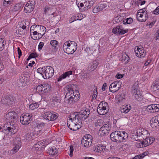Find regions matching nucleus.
<instances>
[{"instance_id": "nucleus-1", "label": "nucleus", "mask_w": 159, "mask_h": 159, "mask_svg": "<svg viewBox=\"0 0 159 159\" xmlns=\"http://www.w3.org/2000/svg\"><path fill=\"white\" fill-rule=\"evenodd\" d=\"M76 85L74 84H70L66 87L67 93L65 98H67L68 103L70 104L75 102L79 98V93L76 90Z\"/></svg>"}, {"instance_id": "nucleus-2", "label": "nucleus", "mask_w": 159, "mask_h": 159, "mask_svg": "<svg viewBox=\"0 0 159 159\" xmlns=\"http://www.w3.org/2000/svg\"><path fill=\"white\" fill-rule=\"evenodd\" d=\"M90 114V110L85 108L81 110L78 112H75L70 114V117L68 119L69 121L71 120L75 123H78L79 121L84 120L86 119Z\"/></svg>"}, {"instance_id": "nucleus-3", "label": "nucleus", "mask_w": 159, "mask_h": 159, "mask_svg": "<svg viewBox=\"0 0 159 159\" xmlns=\"http://www.w3.org/2000/svg\"><path fill=\"white\" fill-rule=\"evenodd\" d=\"M111 140L119 143L123 142L128 138V134L125 131H116L112 133L110 135Z\"/></svg>"}, {"instance_id": "nucleus-4", "label": "nucleus", "mask_w": 159, "mask_h": 159, "mask_svg": "<svg viewBox=\"0 0 159 159\" xmlns=\"http://www.w3.org/2000/svg\"><path fill=\"white\" fill-rule=\"evenodd\" d=\"M43 72L42 76L44 79H48L51 77L53 75L54 70L52 67L50 66H47L43 67Z\"/></svg>"}, {"instance_id": "nucleus-5", "label": "nucleus", "mask_w": 159, "mask_h": 159, "mask_svg": "<svg viewBox=\"0 0 159 159\" xmlns=\"http://www.w3.org/2000/svg\"><path fill=\"white\" fill-rule=\"evenodd\" d=\"M78 0H77L76 4L79 7H83L84 6V10H87L90 8L92 6L95 2V0H82V2L81 3L78 2Z\"/></svg>"}, {"instance_id": "nucleus-6", "label": "nucleus", "mask_w": 159, "mask_h": 159, "mask_svg": "<svg viewBox=\"0 0 159 159\" xmlns=\"http://www.w3.org/2000/svg\"><path fill=\"white\" fill-rule=\"evenodd\" d=\"M137 18L141 22H145L148 18L147 11L145 8L140 9L138 11L137 14Z\"/></svg>"}, {"instance_id": "nucleus-7", "label": "nucleus", "mask_w": 159, "mask_h": 159, "mask_svg": "<svg viewBox=\"0 0 159 159\" xmlns=\"http://www.w3.org/2000/svg\"><path fill=\"white\" fill-rule=\"evenodd\" d=\"M92 137L90 134H86L82 139L81 143L85 147H89L92 144Z\"/></svg>"}, {"instance_id": "nucleus-8", "label": "nucleus", "mask_w": 159, "mask_h": 159, "mask_svg": "<svg viewBox=\"0 0 159 159\" xmlns=\"http://www.w3.org/2000/svg\"><path fill=\"white\" fill-rule=\"evenodd\" d=\"M35 4V0H29L25 6L24 10L25 12L29 13L32 11Z\"/></svg>"}, {"instance_id": "nucleus-9", "label": "nucleus", "mask_w": 159, "mask_h": 159, "mask_svg": "<svg viewBox=\"0 0 159 159\" xmlns=\"http://www.w3.org/2000/svg\"><path fill=\"white\" fill-rule=\"evenodd\" d=\"M42 117L45 119L48 120L53 121L56 120L58 116L49 111L45 112L42 115Z\"/></svg>"}, {"instance_id": "nucleus-10", "label": "nucleus", "mask_w": 159, "mask_h": 159, "mask_svg": "<svg viewBox=\"0 0 159 159\" xmlns=\"http://www.w3.org/2000/svg\"><path fill=\"white\" fill-rule=\"evenodd\" d=\"M44 142V141H40L38 142V143L35 144L33 147V149L36 151L38 153H41L43 151L46 146Z\"/></svg>"}, {"instance_id": "nucleus-11", "label": "nucleus", "mask_w": 159, "mask_h": 159, "mask_svg": "<svg viewBox=\"0 0 159 159\" xmlns=\"http://www.w3.org/2000/svg\"><path fill=\"white\" fill-rule=\"evenodd\" d=\"M32 115L27 113L22 117H20V122L23 125H27L32 121Z\"/></svg>"}, {"instance_id": "nucleus-12", "label": "nucleus", "mask_w": 159, "mask_h": 159, "mask_svg": "<svg viewBox=\"0 0 159 159\" xmlns=\"http://www.w3.org/2000/svg\"><path fill=\"white\" fill-rule=\"evenodd\" d=\"M154 140L155 139L153 137H148L144 141H143L141 143H139L138 146L140 148L145 147L152 143L154 141Z\"/></svg>"}, {"instance_id": "nucleus-13", "label": "nucleus", "mask_w": 159, "mask_h": 159, "mask_svg": "<svg viewBox=\"0 0 159 159\" xmlns=\"http://www.w3.org/2000/svg\"><path fill=\"white\" fill-rule=\"evenodd\" d=\"M6 117L12 123H15L17 121L18 116L15 112L10 111L6 114Z\"/></svg>"}, {"instance_id": "nucleus-14", "label": "nucleus", "mask_w": 159, "mask_h": 159, "mask_svg": "<svg viewBox=\"0 0 159 159\" xmlns=\"http://www.w3.org/2000/svg\"><path fill=\"white\" fill-rule=\"evenodd\" d=\"M128 29L124 30L121 25H118L114 27L112 30V32L117 34H124L128 32Z\"/></svg>"}, {"instance_id": "nucleus-15", "label": "nucleus", "mask_w": 159, "mask_h": 159, "mask_svg": "<svg viewBox=\"0 0 159 159\" xmlns=\"http://www.w3.org/2000/svg\"><path fill=\"white\" fill-rule=\"evenodd\" d=\"M110 125L109 124H106L103 125L100 128L99 133L101 136H104L105 134L109 133V131L110 130Z\"/></svg>"}, {"instance_id": "nucleus-16", "label": "nucleus", "mask_w": 159, "mask_h": 159, "mask_svg": "<svg viewBox=\"0 0 159 159\" xmlns=\"http://www.w3.org/2000/svg\"><path fill=\"white\" fill-rule=\"evenodd\" d=\"M73 45H71L68 48H66L67 46H65V48H63L64 52L68 54H73L76 50L77 47V44L74 42H73Z\"/></svg>"}, {"instance_id": "nucleus-17", "label": "nucleus", "mask_w": 159, "mask_h": 159, "mask_svg": "<svg viewBox=\"0 0 159 159\" xmlns=\"http://www.w3.org/2000/svg\"><path fill=\"white\" fill-rule=\"evenodd\" d=\"M119 82L115 81L111 83L109 89L111 92L114 93L118 91L120 88Z\"/></svg>"}, {"instance_id": "nucleus-18", "label": "nucleus", "mask_w": 159, "mask_h": 159, "mask_svg": "<svg viewBox=\"0 0 159 159\" xmlns=\"http://www.w3.org/2000/svg\"><path fill=\"white\" fill-rule=\"evenodd\" d=\"M36 32L34 33V34H42V36H43L45 32L46 31V28L43 26L37 25L36 30H35Z\"/></svg>"}, {"instance_id": "nucleus-19", "label": "nucleus", "mask_w": 159, "mask_h": 159, "mask_svg": "<svg viewBox=\"0 0 159 159\" xmlns=\"http://www.w3.org/2000/svg\"><path fill=\"white\" fill-rule=\"evenodd\" d=\"M137 133L138 136L141 137L144 140L147 137H148L149 135V133L146 130L143 129V131H139V132H137Z\"/></svg>"}, {"instance_id": "nucleus-20", "label": "nucleus", "mask_w": 159, "mask_h": 159, "mask_svg": "<svg viewBox=\"0 0 159 159\" xmlns=\"http://www.w3.org/2000/svg\"><path fill=\"white\" fill-rule=\"evenodd\" d=\"M158 118H159L155 116L152 117L150 121V124L151 127L153 128L159 126V122L158 121V120L159 119Z\"/></svg>"}, {"instance_id": "nucleus-21", "label": "nucleus", "mask_w": 159, "mask_h": 159, "mask_svg": "<svg viewBox=\"0 0 159 159\" xmlns=\"http://www.w3.org/2000/svg\"><path fill=\"white\" fill-rule=\"evenodd\" d=\"M106 149L105 146L98 144L95 147L93 150L95 152L101 153L102 152H105Z\"/></svg>"}, {"instance_id": "nucleus-22", "label": "nucleus", "mask_w": 159, "mask_h": 159, "mask_svg": "<svg viewBox=\"0 0 159 159\" xmlns=\"http://www.w3.org/2000/svg\"><path fill=\"white\" fill-rule=\"evenodd\" d=\"M135 52L137 57H142L145 56L146 53L144 52L143 49H141L139 48H137V50H135Z\"/></svg>"}, {"instance_id": "nucleus-23", "label": "nucleus", "mask_w": 159, "mask_h": 159, "mask_svg": "<svg viewBox=\"0 0 159 159\" xmlns=\"http://www.w3.org/2000/svg\"><path fill=\"white\" fill-rule=\"evenodd\" d=\"M151 89L153 91H156L159 89V79L155 80L152 84Z\"/></svg>"}, {"instance_id": "nucleus-24", "label": "nucleus", "mask_w": 159, "mask_h": 159, "mask_svg": "<svg viewBox=\"0 0 159 159\" xmlns=\"http://www.w3.org/2000/svg\"><path fill=\"white\" fill-rule=\"evenodd\" d=\"M72 71H69L65 72L60 76L57 79V81H61L62 79L65 78L66 77L69 76L70 75H72Z\"/></svg>"}, {"instance_id": "nucleus-25", "label": "nucleus", "mask_w": 159, "mask_h": 159, "mask_svg": "<svg viewBox=\"0 0 159 159\" xmlns=\"http://www.w3.org/2000/svg\"><path fill=\"white\" fill-rule=\"evenodd\" d=\"M21 143L20 141H19V142L18 143V144L16 145H15V147L14 148L11 149L10 151V153L11 154H14L16 153L20 148L21 146Z\"/></svg>"}, {"instance_id": "nucleus-26", "label": "nucleus", "mask_w": 159, "mask_h": 159, "mask_svg": "<svg viewBox=\"0 0 159 159\" xmlns=\"http://www.w3.org/2000/svg\"><path fill=\"white\" fill-rule=\"evenodd\" d=\"M48 152L50 155L54 156L57 153L58 150L56 148L53 147L51 148H49Z\"/></svg>"}, {"instance_id": "nucleus-27", "label": "nucleus", "mask_w": 159, "mask_h": 159, "mask_svg": "<svg viewBox=\"0 0 159 159\" xmlns=\"http://www.w3.org/2000/svg\"><path fill=\"white\" fill-rule=\"evenodd\" d=\"M42 93H43L48 92L50 89L49 85L48 84H42Z\"/></svg>"}, {"instance_id": "nucleus-28", "label": "nucleus", "mask_w": 159, "mask_h": 159, "mask_svg": "<svg viewBox=\"0 0 159 159\" xmlns=\"http://www.w3.org/2000/svg\"><path fill=\"white\" fill-rule=\"evenodd\" d=\"M138 83H135L133 85L131 89V93L133 95L135 94L136 93H137L138 91H138Z\"/></svg>"}, {"instance_id": "nucleus-29", "label": "nucleus", "mask_w": 159, "mask_h": 159, "mask_svg": "<svg viewBox=\"0 0 159 159\" xmlns=\"http://www.w3.org/2000/svg\"><path fill=\"white\" fill-rule=\"evenodd\" d=\"M131 108L130 106H129L128 105L125 106H123L121 108V111L122 112L126 113H128Z\"/></svg>"}, {"instance_id": "nucleus-30", "label": "nucleus", "mask_w": 159, "mask_h": 159, "mask_svg": "<svg viewBox=\"0 0 159 159\" xmlns=\"http://www.w3.org/2000/svg\"><path fill=\"white\" fill-rule=\"evenodd\" d=\"M68 122H69V121H68L67 125L68 127L71 130H77V126L75 125V123L73 122H71V124H69Z\"/></svg>"}, {"instance_id": "nucleus-31", "label": "nucleus", "mask_w": 159, "mask_h": 159, "mask_svg": "<svg viewBox=\"0 0 159 159\" xmlns=\"http://www.w3.org/2000/svg\"><path fill=\"white\" fill-rule=\"evenodd\" d=\"M5 98V100L7 101V102L9 103L10 104H11V102H13L14 100V98L10 94H8L6 96Z\"/></svg>"}, {"instance_id": "nucleus-32", "label": "nucleus", "mask_w": 159, "mask_h": 159, "mask_svg": "<svg viewBox=\"0 0 159 159\" xmlns=\"http://www.w3.org/2000/svg\"><path fill=\"white\" fill-rule=\"evenodd\" d=\"M152 113L159 111V105L157 104H151Z\"/></svg>"}, {"instance_id": "nucleus-33", "label": "nucleus", "mask_w": 159, "mask_h": 159, "mask_svg": "<svg viewBox=\"0 0 159 159\" xmlns=\"http://www.w3.org/2000/svg\"><path fill=\"white\" fill-rule=\"evenodd\" d=\"M129 58L128 56L126 53H124L122 55V57L120 58L121 61H125L126 63L129 62Z\"/></svg>"}, {"instance_id": "nucleus-34", "label": "nucleus", "mask_w": 159, "mask_h": 159, "mask_svg": "<svg viewBox=\"0 0 159 159\" xmlns=\"http://www.w3.org/2000/svg\"><path fill=\"white\" fill-rule=\"evenodd\" d=\"M133 95L139 101H141L143 97L140 91H138L137 93H136Z\"/></svg>"}, {"instance_id": "nucleus-35", "label": "nucleus", "mask_w": 159, "mask_h": 159, "mask_svg": "<svg viewBox=\"0 0 159 159\" xmlns=\"http://www.w3.org/2000/svg\"><path fill=\"white\" fill-rule=\"evenodd\" d=\"M6 42L2 38H0V51H2L4 48Z\"/></svg>"}, {"instance_id": "nucleus-36", "label": "nucleus", "mask_w": 159, "mask_h": 159, "mask_svg": "<svg viewBox=\"0 0 159 159\" xmlns=\"http://www.w3.org/2000/svg\"><path fill=\"white\" fill-rule=\"evenodd\" d=\"M11 126L8 127L7 129L12 134H14L16 132V128L12 125Z\"/></svg>"}, {"instance_id": "nucleus-37", "label": "nucleus", "mask_w": 159, "mask_h": 159, "mask_svg": "<svg viewBox=\"0 0 159 159\" xmlns=\"http://www.w3.org/2000/svg\"><path fill=\"white\" fill-rule=\"evenodd\" d=\"M98 63L97 61H94L92 63V65L90 67V70H93L97 68V66H98Z\"/></svg>"}, {"instance_id": "nucleus-38", "label": "nucleus", "mask_w": 159, "mask_h": 159, "mask_svg": "<svg viewBox=\"0 0 159 159\" xmlns=\"http://www.w3.org/2000/svg\"><path fill=\"white\" fill-rule=\"evenodd\" d=\"M39 105L38 103H33L30 104L29 106V108L31 110H34L38 108L39 107Z\"/></svg>"}, {"instance_id": "nucleus-39", "label": "nucleus", "mask_w": 159, "mask_h": 159, "mask_svg": "<svg viewBox=\"0 0 159 159\" xmlns=\"http://www.w3.org/2000/svg\"><path fill=\"white\" fill-rule=\"evenodd\" d=\"M133 21V20L131 18H126L123 21L124 24H130Z\"/></svg>"}, {"instance_id": "nucleus-40", "label": "nucleus", "mask_w": 159, "mask_h": 159, "mask_svg": "<svg viewBox=\"0 0 159 159\" xmlns=\"http://www.w3.org/2000/svg\"><path fill=\"white\" fill-rule=\"evenodd\" d=\"M103 125V121L102 120H98L95 123V126L97 127H99Z\"/></svg>"}, {"instance_id": "nucleus-41", "label": "nucleus", "mask_w": 159, "mask_h": 159, "mask_svg": "<svg viewBox=\"0 0 159 159\" xmlns=\"http://www.w3.org/2000/svg\"><path fill=\"white\" fill-rule=\"evenodd\" d=\"M21 7L22 6L20 4L17 3L14 6L13 10L15 11H17L20 10Z\"/></svg>"}, {"instance_id": "nucleus-42", "label": "nucleus", "mask_w": 159, "mask_h": 159, "mask_svg": "<svg viewBox=\"0 0 159 159\" xmlns=\"http://www.w3.org/2000/svg\"><path fill=\"white\" fill-rule=\"evenodd\" d=\"M12 1L13 0H4L3 5L4 6L7 7L12 3Z\"/></svg>"}, {"instance_id": "nucleus-43", "label": "nucleus", "mask_w": 159, "mask_h": 159, "mask_svg": "<svg viewBox=\"0 0 159 159\" xmlns=\"http://www.w3.org/2000/svg\"><path fill=\"white\" fill-rule=\"evenodd\" d=\"M71 45H73V43H72V41H69L68 42H66L63 44V48H65V46H67L66 48H68L69 46H70Z\"/></svg>"}, {"instance_id": "nucleus-44", "label": "nucleus", "mask_w": 159, "mask_h": 159, "mask_svg": "<svg viewBox=\"0 0 159 159\" xmlns=\"http://www.w3.org/2000/svg\"><path fill=\"white\" fill-rule=\"evenodd\" d=\"M98 113L100 115H104L106 114L107 112V110H100V109H97Z\"/></svg>"}, {"instance_id": "nucleus-45", "label": "nucleus", "mask_w": 159, "mask_h": 159, "mask_svg": "<svg viewBox=\"0 0 159 159\" xmlns=\"http://www.w3.org/2000/svg\"><path fill=\"white\" fill-rule=\"evenodd\" d=\"M58 42L56 40H53L51 41L50 43L53 47L56 48L58 44Z\"/></svg>"}, {"instance_id": "nucleus-46", "label": "nucleus", "mask_w": 159, "mask_h": 159, "mask_svg": "<svg viewBox=\"0 0 159 159\" xmlns=\"http://www.w3.org/2000/svg\"><path fill=\"white\" fill-rule=\"evenodd\" d=\"M98 5L100 8V9L101 11L104 9L106 8L107 7V5L105 3L100 4H98Z\"/></svg>"}, {"instance_id": "nucleus-47", "label": "nucleus", "mask_w": 159, "mask_h": 159, "mask_svg": "<svg viewBox=\"0 0 159 159\" xmlns=\"http://www.w3.org/2000/svg\"><path fill=\"white\" fill-rule=\"evenodd\" d=\"M100 8L98 5L96 6L93 9V13H96L100 11Z\"/></svg>"}, {"instance_id": "nucleus-48", "label": "nucleus", "mask_w": 159, "mask_h": 159, "mask_svg": "<svg viewBox=\"0 0 159 159\" xmlns=\"http://www.w3.org/2000/svg\"><path fill=\"white\" fill-rule=\"evenodd\" d=\"M52 101L57 102H59L61 101V99L60 97H54L52 98Z\"/></svg>"}, {"instance_id": "nucleus-49", "label": "nucleus", "mask_w": 159, "mask_h": 159, "mask_svg": "<svg viewBox=\"0 0 159 159\" xmlns=\"http://www.w3.org/2000/svg\"><path fill=\"white\" fill-rule=\"evenodd\" d=\"M122 18L120 16H117L115 18V20L116 23H119L122 20Z\"/></svg>"}, {"instance_id": "nucleus-50", "label": "nucleus", "mask_w": 159, "mask_h": 159, "mask_svg": "<svg viewBox=\"0 0 159 159\" xmlns=\"http://www.w3.org/2000/svg\"><path fill=\"white\" fill-rule=\"evenodd\" d=\"M118 101L119 102L121 101L123 99H124L125 95L124 94H121L120 95H118Z\"/></svg>"}, {"instance_id": "nucleus-51", "label": "nucleus", "mask_w": 159, "mask_h": 159, "mask_svg": "<svg viewBox=\"0 0 159 159\" xmlns=\"http://www.w3.org/2000/svg\"><path fill=\"white\" fill-rule=\"evenodd\" d=\"M38 34V37L34 36L33 37H31L34 40H37L42 38V37L43 36H42V34Z\"/></svg>"}, {"instance_id": "nucleus-52", "label": "nucleus", "mask_w": 159, "mask_h": 159, "mask_svg": "<svg viewBox=\"0 0 159 159\" xmlns=\"http://www.w3.org/2000/svg\"><path fill=\"white\" fill-rule=\"evenodd\" d=\"M22 78H23V80L25 82H27L28 81V79L27 75H21L20 76Z\"/></svg>"}, {"instance_id": "nucleus-53", "label": "nucleus", "mask_w": 159, "mask_h": 159, "mask_svg": "<svg viewBox=\"0 0 159 159\" xmlns=\"http://www.w3.org/2000/svg\"><path fill=\"white\" fill-rule=\"evenodd\" d=\"M147 110L150 113H152V106L151 105H149L147 107Z\"/></svg>"}, {"instance_id": "nucleus-54", "label": "nucleus", "mask_w": 159, "mask_h": 159, "mask_svg": "<svg viewBox=\"0 0 159 159\" xmlns=\"http://www.w3.org/2000/svg\"><path fill=\"white\" fill-rule=\"evenodd\" d=\"M38 56V55L36 53H32L30 54L29 55V58L30 57L31 58H35Z\"/></svg>"}, {"instance_id": "nucleus-55", "label": "nucleus", "mask_w": 159, "mask_h": 159, "mask_svg": "<svg viewBox=\"0 0 159 159\" xmlns=\"http://www.w3.org/2000/svg\"><path fill=\"white\" fill-rule=\"evenodd\" d=\"M78 123H75V125L77 126V130L80 128L81 127V125L82 124V122L81 121H79Z\"/></svg>"}, {"instance_id": "nucleus-56", "label": "nucleus", "mask_w": 159, "mask_h": 159, "mask_svg": "<svg viewBox=\"0 0 159 159\" xmlns=\"http://www.w3.org/2000/svg\"><path fill=\"white\" fill-rule=\"evenodd\" d=\"M42 84L39 85H38L36 88V90L38 92H42Z\"/></svg>"}, {"instance_id": "nucleus-57", "label": "nucleus", "mask_w": 159, "mask_h": 159, "mask_svg": "<svg viewBox=\"0 0 159 159\" xmlns=\"http://www.w3.org/2000/svg\"><path fill=\"white\" fill-rule=\"evenodd\" d=\"M74 151L73 147L72 146H70V156L71 157L72 156L73 152Z\"/></svg>"}, {"instance_id": "nucleus-58", "label": "nucleus", "mask_w": 159, "mask_h": 159, "mask_svg": "<svg viewBox=\"0 0 159 159\" xmlns=\"http://www.w3.org/2000/svg\"><path fill=\"white\" fill-rule=\"evenodd\" d=\"M100 104H102V107H104L105 108H106V109H107V107H108V104L107 102H100Z\"/></svg>"}, {"instance_id": "nucleus-59", "label": "nucleus", "mask_w": 159, "mask_h": 159, "mask_svg": "<svg viewBox=\"0 0 159 159\" xmlns=\"http://www.w3.org/2000/svg\"><path fill=\"white\" fill-rule=\"evenodd\" d=\"M43 42H40L39 43V44L38 45V49L39 51H40L41 50V49H42L43 47Z\"/></svg>"}, {"instance_id": "nucleus-60", "label": "nucleus", "mask_w": 159, "mask_h": 159, "mask_svg": "<svg viewBox=\"0 0 159 159\" xmlns=\"http://www.w3.org/2000/svg\"><path fill=\"white\" fill-rule=\"evenodd\" d=\"M37 71L38 73H39L42 75V74L43 72V67L42 68H40L37 69Z\"/></svg>"}, {"instance_id": "nucleus-61", "label": "nucleus", "mask_w": 159, "mask_h": 159, "mask_svg": "<svg viewBox=\"0 0 159 159\" xmlns=\"http://www.w3.org/2000/svg\"><path fill=\"white\" fill-rule=\"evenodd\" d=\"M102 104H99L98 106L97 109H100V110H107L106 108H105L103 107Z\"/></svg>"}, {"instance_id": "nucleus-62", "label": "nucleus", "mask_w": 159, "mask_h": 159, "mask_svg": "<svg viewBox=\"0 0 159 159\" xmlns=\"http://www.w3.org/2000/svg\"><path fill=\"white\" fill-rule=\"evenodd\" d=\"M153 13L155 14H159V6L157 7V8L154 11Z\"/></svg>"}, {"instance_id": "nucleus-63", "label": "nucleus", "mask_w": 159, "mask_h": 159, "mask_svg": "<svg viewBox=\"0 0 159 159\" xmlns=\"http://www.w3.org/2000/svg\"><path fill=\"white\" fill-rule=\"evenodd\" d=\"M25 30L23 31L20 28L18 30V32L21 35H24L25 33Z\"/></svg>"}, {"instance_id": "nucleus-64", "label": "nucleus", "mask_w": 159, "mask_h": 159, "mask_svg": "<svg viewBox=\"0 0 159 159\" xmlns=\"http://www.w3.org/2000/svg\"><path fill=\"white\" fill-rule=\"evenodd\" d=\"M149 153L148 152H146L142 153L140 154V155L142 158H143L145 156L147 155Z\"/></svg>"}]
</instances>
